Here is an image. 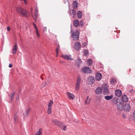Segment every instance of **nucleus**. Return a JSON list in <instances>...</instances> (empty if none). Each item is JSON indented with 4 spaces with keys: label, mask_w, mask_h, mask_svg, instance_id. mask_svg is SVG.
I'll list each match as a JSON object with an SVG mask.
<instances>
[{
    "label": "nucleus",
    "mask_w": 135,
    "mask_h": 135,
    "mask_svg": "<svg viewBox=\"0 0 135 135\" xmlns=\"http://www.w3.org/2000/svg\"><path fill=\"white\" fill-rule=\"evenodd\" d=\"M16 9L20 15H21L24 17L27 16L28 12L25 9L18 7Z\"/></svg>",
    "instance_id": "1"
},
{
    "label": "nucleus",
    "mask_w": 135,
    "mask_h": 135,
    "mask_svg": "<svg viewBox=\"0 0 135 135\" xmlns=\"http://www.w3.org/2000/svg\"><path fill=\"white\" fill-rule=\"evenodd\" d=\"M16 9L20 15H21L24 17L27 16L28 12L25 9L18 7Z\"/></svg>",
    "instance_id": "2"
},
{
    "label": "nucleus",
    "mask_w": 135,
    "mask_h": 135,
    "mask_svg": "<svg viewBox=\"0 0 135 135\" xmlns=\"http://www.w3.org/2000/svg\"><path fill=\"white\" fill-rule=\"evenodd\" d=\"M72 33V37H73V39L75 40H78L79 37V33L78 31H76L74 33L73 32V30L71 31Z\"/></svg>",
    "instance_id": "3"
},
{
    "label": "nucleus",
    "mask_w": 135,
    "mask_h": 135,
    "mask_svg": "<svg viewBox=\"0 0 135 135\" xmlns=\"http://www.w3.org/2000/svg\"><path fill=\"white\" fill-rule=\"evenodd\" d=\"M117 110L119 111H122L123 109L124 105L123 103L117 101Z\"/></svg>",
    "instance_id": "4"
},
{
    "label": "nucleus",
    "mask_w": 135,
    "mask_h": 135,
    "mask_svg": "<svg viewBox=\"0 0 135 135\" xmlns=\"http://www.w3.org/2000/svg\"><path fill=\"white\" fill-rule=\"evenodd\" d=\"M81 80V78L79 76H78L77 78V81L76 84L75 89L76 90H78L79 89Z\"/></svg>",
    "instance_id": "5"
},
{
    "label": "nucleus",
    "mask_w": 135,
    "mask_h": 135,
    "mask_svg": "<svg viewBox=\"0 0 135 135\" xmlns=\"http://www.w3.org/2000/svg\"><path fill=\"white\" fill-rule=\"evenodd\" d=\"M81 70L82 72L85 73H90L91 72V70L89 68L87 67L83 68Z\"/></svg>",
    "instance_id": "6"
},
{
    "label": "nucleus",
    "mask_w": 135,
    "mask_h": 135,
    "mask_svg": "<svg viewBox=\"0 0 135 135\" xmlns=\"http://www.w3.org/2000/svg\"><path fill=\"white\" fill-rule=\"evenodd\" d=\"M123 109L126 112H129L131 109V106L129 104H126L124 106Z\"/></svg>",
    "instance_id": "7"
},
{
    "label": "nucleus",
    "mask_w": 135,
    "mask_h": 135,
    "mask_svg": "<svg viewBox=\"0 0 135 135\" xmlns=\"http://www.w3.org/2000/svg\"><path fill=\"white\" fill-rule=\"evenodd\" d=\"M81 46L80 43L79 42H77L75 43L74 47L75 50H78L80 48Z\"/></svg>",
    "instance_id": "8"
},
{
    "label": "nucleus",
    "mask_w": 135,
    "mask_h": 135,
    "mask_svg": "<svg viewBox=\"0 0 135 135\" xmlns=\"http://www.w3.org/2000/svg\"><path fill=\"white\" fill-rule=\"evenodd\" d=\"M61 57L65 59L68 60H72L70 55H62Z\"/></svg>",
    "instance_id": "9"
},
{
    "label": "nucleus",
    "mask_w": 135,
    "mask_h": 135,
    "mask_svg": "<svg viewBox=\"0 0 135 135\" xmlns=\"http://www.w3.org/2000/svg\"><path fill=\"white\" fill-rule=\"evenodd\" d=\"M68 95V98L70 99H73L75 98V96L72 93L69 92H68L66 94Z\"/></svg>",
    "instance_id": "10"
},
{
    "label": "nucleus",
    "mask_w": 135,
    "mask_h": 135,
    "mask_svg": "<svg viewBox=\"0 0 135 135\" xmlns=\"http://www.w3.org/2000/svg\"><path fill=\"white\" fill-rule=\"evenodd\" d=\"M88 81L90 83L93 84L95 82V80L93 77L91 76L88 78Z\"/></svg>",
    "instance_id": "11"
},
{
    "label": "nucleus",
    "mask_w": 135,
    "mask_h": 135,
    "mask_svg": "<svg viewBox=\"0 0 135 135\" xmlns=\"http://www.w3.org/2000/svg\"><path fill=\"white\" fill-rule=\"evenodd\" d=\"M102 75L101 74L99 73H97L96 75V79L98 80H100L102 78Z\"/></svg>",
    "instance_id": "12"
},
{
    "label": "nucleus",
    "mask_w": 135,
    "mask_h": 135,
    "mask_svg": "<svg viewBox=\"0 0 135 135\" xmlns=\"http://www.w3.org/2000/svg\"><path fill=\"white\" fill-rule=\"evenodd\" d=\"M102 90L101 88L100 87L98 88L96 90L95 92L97 94H100L102 92Z\"/></svg>",
    "instance_id": "13"
},
{
    "label": "nucleus",
    "mask_w": 135,
    "mask_h": 135,
    "mask_svg": "<svg viewBox=\"0 0 135 135\" xmlns=\"http://www.w3.org/2000/svg\"><path fill=\"white\" fill-rule=\"evenodd\" d=\"M52 122L56 125H58L59 126L60 125V124H62V123L60 122L56 119H54L52 120Z\"/></svg>",
    "instance_id": "14"
},
{
    "label": "nucleus",
    "mask_w": 135,
    "mask_h": 135,
    "mask_svg": "<svg viewBox=\"0 0 135 135\" xmlns=\"http://www.w3.org/2000/svg\"><path fill=\"white\" fill-rule=\"evenodd\" d=\"M115 95L118 97H120L122 95V92L120 90H117L115 91Z\"/></svg>",
    "instance_id": "15"
},
{
    "label": "nucleus",
    "mask_w": 135,
    "mask_h": 135,
    "mask_svg": "<svg viewBox=\"0 0 135 135\" xmlns=\"http://www.w3.org/2000/svg\"><path fill=\"white\" fill-rule=\"evenodd\" d=\"M30 109L29 108L28 109L25 111V112L23 113L24 118L26 117L28 115V114L30 112Z\"/></svg>",
    "instance_id": "16"
},
{
    "label": "nucleus",
    "mask_w": 135,
    "mask_h": 135,
    "mask_svg": "<svg viewBox=\"0 0 135 135\" xmlns=\"http://www.w3.org/2000/svg\"><path fill=\"white\" fill-rule=\"evenodd\" d=\"M122 98L123 101L124 102H126L128 100V98L125 95H123L122 97Z\"/></svg>",
    "instance_id": "17"
},
{
    "label": "nucleus",
    "mask_w": 135,
    "mask_h": 135,
    "mask_svg": "<svg viewBox=\"0 0 135 135\" xmlns=\"http://www.w3.org/2000/svg\"><path fill=\"white\" fill-rule=\"evenodd\" d=\"M17 47V45L16 44H15L13 46V48L12 50L13 54H15L16 53Z\"/></svg>",
    "instance_id": "18"
},
{
    "label": "nucleus",
    "mask_w": 135,
    "mask_h": 135,
    "mask_svg": "<svg viewBox=\"0 0 135 135\" xmlns=\"http://www.w3.org/2000/svg\"><path fill=\"white\" fill-rule=\"evenodd\" d=\"M35 11L34 13V15L35 18H34V20L35 22L36 21V20L38 17V10L37 9L35 8Z\"/></svg>",
    "instance_id": "19"
},
{
    "label": "nucleus",
    "mask_w": 135,
    "mask_h": 135,
    "mask_svg": "<svg viewBox=\"0 0 135 135\" xmlns=\"http://www.w3.org/2000/svg\"><path fill=\"white\" fill-rule=\"evenodd\" d=\"M79 25V21L77 20H75L74 21V26L75 27H77Z\"/></svg>",
    "instance_id": "20"
},
{
    "label": "nucleus",
    "mask_w": 135,
    "mask_h": 135,
    "mask_svg": "<svg viewBox=\"0 0 135 135\" xmlns=\"http://www.w3.org/2000/svg\"><path fill=\"white\" fill-rule=\"evenodd\" d=\"M87 64L89 66L92 65L93 63L92 60L91 59H88L87 60Z\"/></svg>",
    "instance_id": "21"
},
{
    "label": "nucleus",
    "mask_w": 135,
    "mask_h": 135,
    "mask_svg": "<svg viewBox=\"0 0 135 135\" xmlns=\"http://www.w3.org/2000/svg\"><path fill=\"white\" fill-rule=\"evenodd\" d=\"M103 91L105 94H108L109 90L107 86L104 88Z\"/></svg>",
    "instance_id": "22"
},
{
    "label": "nucleus",
    "mask_w": 135,
    "mask_h": 135,
    "mask_svg": "<svg viewBox=\"0 0 135 135\" xmlns=\"http://www.w3.org/2000/svg\"><path fill=\"white\" fill-rule=\"evenodd\" d=\"M42 129L41 128H40L35 135H42Z\"/></svg>",
    "instance_id": "23"
},
{
    "label": "nucleus",
    "mask_w": 135,
    "mask_h": 135,
    "mask_svg": "<svg viewBox=\"0 0 135 135\" xmlns=\"http://www.w3.org/2000/svg\"><path fill=\"white\" fill-rule=\"evenodd\" d=\"M113 97V96L112 95H111V96H108L107 95L106 96H105V99H106V100H110L112 99Z\"/></svg>",
    "instance_id": "24"
},
{
    "label": "nucleus",
    "mask_w": 135,
    "mask_h": 135,
    "mask_svg": "<svg viewBox=\"0 0 135 135\" xmlns=\"http://www.w3.org/2000/svg\"><path fill=\"white\" fill-rule=\"evenodd\" d=\"M60 124L62 125V126H61L60 125L59 126V127H60L63 130H66V126L64 125L63 123L62 124Z\"/></svg>",
    "instance_id": "25"
},
{
    "label": "nucleus",
    "mask_w": 135,
    "mask_h": 135,
    "mask_svg": "<svg viewBox=\"0 0 135 135\" xmlns=\"http://www.w3.org/2000/svg\"><path fill=\"white\" fill-rule=\"evenodd\" d=\"M78 18H80L82 16V12L80 11H79L77 13Z\"/></svg>",
    "instance_id": "26"
},
{
    "label": "nucleus",
    "mask_w": 135,
    "mask_h": 135,
    "mask_svg": "<svg viewBox=\"0 0 135 135\" xmlns=\"http://www.w3.org/2000/svg\"><path fill=\"white\" fill-rule=\"evenodd\" d=\"M15 94V93L13 92L11 93V95L9 96V97L11 98V101H12L13 99L14 98Z\"/></svg>",
    "instance_id": "27"
},
{
    "label": "nucleus",
    "mask_w": 135,
    "mask_h": 135,
    "mask_svg": "<svg viewBox=\"0 0 135 135\" xmlns=\"http://www.w3.org/2000/svg\"><path fill=\"white\" fill-rule=\"evenodd\" d=\"M53 101L52 100H50V102L48 105V108H51V106L52 104H53Z\"/></svg>",
    "instance_id": "28"
},
{
    "label": "nucleus",
    "mask_w": 135,
    "mask_h": 135,
    "mask_svg": "<svg viewBox=\"0 0 135 135\" xmlns=\"http://www.w3.org/2000/svg\"><path fill=\"white\" fill-rule=\"evenodd\" d=\"M110 83L112 84H114L116 82L115 79H112L111 80Z\"/></svg>",
    "instance_id": "29"
},
{
    "label": "nucleus",
    "mask_w": 135,
    "mask_h": 135,
    "mask_svg": "<svg viewBox=\"0 0 135 135\" xmlns=\"http://www.w3.org/2000/svg\"><path fill=\"white\" fill-rule=\"evenodd\" d=\"M73 4L74 8L76 9L78 6V3L76 1H75L73 2Z\"/></svg>",
    "instance_id": "30"
},
{
    "label": "nucleus",
    "mask_w": 135,
    "mask_h": 135,
    "mask_svg": "<svg viewBox=\"0 0 135 135\" xmlns=\"http://www.w3.org/2000/svg\"><path fill=\"white\" fill-rule=\"evenodd\" d=\"M51 108H48L47 110V113L49 114H50L51 113Z\"/></svg>",
    "instance_id": "31"
},
{
    "label": "nucleus",
    "mask_w": 135,
    "mask_h": 135,
    "mask_svg": "<svg viewBox=\"0 0 135 135\" xmlns=\"http://www.w3.org/2000/svg\"><path fill=\"white\" fill-rule=\"evenodd\" d=\"M60 49V47L59 45L57 46V47L56 48V53L57 54L58 53V52L59 51V50Z\"/></svg>",
    "instance_id": "32"
},
{
    "label": "nucleus",
    "mask_w": 135,
    "mask_h": 135,
    "mask_svg": "<svg viewBox=\"0 0 135 135\" xmlns=\"http://www.w3.org/2000/svg\"><path fill=\"white\" fill-rule=\"evenodd\" d=\"M76 11L75 10L73 9L72 11V14H73V17H74L76 15Z\"/></svg>",
    "instance_id": "33"
},
{
    "label": "nucleus",
    "mask_w": 135,
    "mask_h": 135,
    "mask_svg": "<svg viewBox=\"0 0 135 135\" xmlns=\"http://www.w3.org/2000/svg\"><path fill=\"white\" fill-rule=\"evenodd\" d=\"M84 54L85 55H87L88 54V51L86 50H84Z\"/></svg>",
    "instance_id": "34"
},
{
    "label": "nucleus",
    "mask_w": 135,
    "mask_h": 135,
    "mask_svg": "<svg viewBox=\"0 0 135 135\" xmlns=\"http://www.w3.org/2000/svg\"><path fill=\"white\" fill-rule=\"evenodd\" d=\"M17 116L16 114H15L14 115V121L15 122H16V120H17Z\"/></svg>",
    "instance_id": "35"
},
{
    "label": "nucleus",
    "mask_w": 135,
    "mask_h": 135,
    "mask_svg": "<svg viewBox=\"0 0 135 135\" xmlns=\"http://www.w3.org/2000/svg\"><path fill=\"white\" fill-rule=\"evenodd\" d=\"M133 120L135 121V110L133 113Z\"/></svg>",
    "instance_id": "36"
},
{
    "label": "nucleus",
    "mask_w": 135,
    "mask_h": 135,
    "mask_svg": "<svg viewBox=\"0 0 135 135\" xmlns=\"http://www.w3.org/2000/svg\"><path fill=\"white\" fill-rule=\"evenodd\" d=\"M85 104H89V100H86L85 101Z\"/></svg>",
    "instance_id": "37"
},
{
    "label": "nucleus",
    "mask_w": 135,
    "mask_h": 135,
    "mask_svg": "<svg viewBox=\"0 0 135 135\" xmlns=\"http://www.w3.org/2000/svg\"><path fill=\"white\" fill-rule=\"evenodd\" d=\"M46 85V83H43V84H42L41 85V86L42 87H44Z\"/></svg>",
    "instance_id": "38"
},
{
    "label": "nucleus",
    "mask_w": 135,
    "mask_h": 135,
    "mask_svg": "<svg viewBox=\"0 0 135 135\" xmlns=\"http://www.w3.org/2000/svg\"><path fill=\"white\" fill-rule=\"evenodd\" d=\"M36 34H37V36L38 37H39L40 36V34H39V33H38L37 29V31H36Z\"/></svg>",
    "instance_id": "39"
},
{
    "label": "nucleus",
    "mask_w": 135,
    "mask_h": 135,
    "mask_svg": "<svg viewBox=\"0 0 135 135\" xmlns=\"http://www.w3.org/2000/svg\"><path fill=\"white\" fill-rule=\"evenodd\" d=\"M33 25L35 27V28L36 29V31H37V28L36 27V25L35 24V23H33Z\"/></svg>",
    "instance_id": "40"
},
{
    "label": "nucleus",
    "mask_w": 135,
    "mask_h": 135,
    "mask_svg": "<svg viewBox=\"0 0 135 135\" xmlns=\"http://www.w3.org/2000/svg\"><path fill=\"white\" fill-rule=\"evenodd\" d=\"M7 30L8 31H9L10 30V27L9 26L7 27Z\"/></svg>",
    "instance_id": "41"
},
{
    "label": "nucleus",
    "mask_w": 135,
    "mask_h": 135,
    "mask_svg": "<svg viewBox=\"0 0 135 135\" xmlns=\"http://www.w3.org/2000/svg\"><path fill=\"white\" fill-rule=\"evenodd\" d=\"M122 117L123 118H125L126 117V115L124 114H123L122 115Z\"/></svg>",
    "instance_id": "42"
},
{
    "label": "nucleus",
    "mask_w": 135,
    "mask_h": 135,
    "mask_svg": "<svg viewBox=\"0 0 135 135\" xmlns=\"http://www.w3.org/2000/svg\"><path fill=\"white\" fill-rule=\"evenodd\" d=\"M9 67L10 68H11L12 67V65L11 64H9Z\"/></svg>",
    "instance_id": "43"
},
{
    "label": "nucleus",
    "mask_w": 135,
    "mask_h": 135,
    "mask_svg": "<svg viewBox=\"0 0 135 135\" xmlns=\"http://www.w3.org/2000/svg\"><path fill=\"white\" fill-rule=\"evenodd\" d=\"M25 3V4H26V3H27V1H26V0H24L23 1Z\"/></svg>",
    "instance_id": "44"
},
{
    "label": "nucleus",
    "mask_w": 135,
    "mask_h": 135,
    "mask_svg": "<svg viewBox=\"0 0 135 135\" xmlns=\"http://www.w3.org/2000/svg\"><path fill=\"white\" fill-rule=\"evenodd\" d=\"M78 61H79V62H81V60L80 59H78Z\"/></svg>",
    "instance_id": "45"
},
{
    "label": "nucleus",
    "mask_w": 135,
    "mask_h": 135,
    "mask_svg": "<svg viewBox=\"0 0 135 135\" xmlns=\"http://www.w3.org/2000/svg\"><path fill=\"white\" fill-rule=\"evenodd\" d=\"M18 97L16 98V99L17 100L19 99V95H18Z\"/></svg>",
    "instance_id": "46"
},
{
    "label": "nucleus",
    "mask_w": 135,
    "mask_h": 135,
    "mask_svg": "<svg viewBox=\"0 0 135 135\" xmlns=\"http://www.w3.org/2000/svg\"><path fill=\"white\" fill-rule=\"evenodd\" d=\"M88 98H89V97L88 96L86 100H88Z\"/></svg>",
    "instance_id": "47"
},
{
    "label": "nucleus",
    "mask_w": 135,
    "mask_h": 135,
    "mask_svg": "<svg viewBox=\"0 0 135 135\" xmlns=\"http://www.w3.org/2000/svg\"><path fill=\"white\" fill-rule=\"evenodd\" d=\"M44 30H45L46 31V27H45L44 28Z\"/></svg>",
    "instance_id": "48"
},
{
    "label": "nucleus",
    "mask_w": 135,
    "mask_h": 135,
    "mask_svg": "<svg viewBox=\"0 0 135 135\" xmlns=\"http://www.w3.org/2000/svg\"><path fill=\"white\" fill-rule=\"evenodd\" d=\"M58 56V53H57V54L56 53V56Z\"/></svg>",
    "instance_id": "49"
},
{
    "label": "nucleus",
    "mask_w": 135,
    "mask_h": 135,
    "mask_svg": "<svg viewBox=\"0 0 135 135\" xmlns=\"http://www.w3.org/2000/svg\"><path fill=\"white\" fill-rule=\"evenodd\" d=\"M97 17L98 18H99V16H97Z\"/></svg>",
    "instance_id": "50"
},
{
    "label": "nucleus",
    "mask_w": 135,
    "mask_h": 135,
    "mask_svg": "<svg viewBox=\"0 0 135 135\" xmlns=\"http://www.w3.org/2000/svg\"><path fill=\"white\" fill-rule=\"evenodd\" d=\"M20 1H24V0H20Z\"/></svg>",
    "instance_id": "51"
},
{
    "label": "nucleus",
    "mask_w": 135,
    "mask_h": 135,
    "mask_svg": "<svg viewBox=\"0 0 135 135\" xmlns=\"http://www.w3.org/2000/svg\"><path fill=\"white\" fill-rule=\"evenodd\" d=\"M32 17H33V15H32Z\"/></svg>",
    "instance_id": "52"
}]
</instances>
